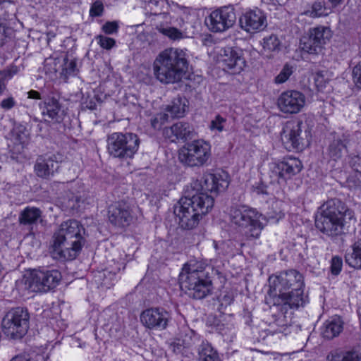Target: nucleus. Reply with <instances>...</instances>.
<instances>
[{
    "instance_id": "nucleus-32",
    "label": "nucleus",
    "mask_w": 361,
    "mask_h": 361,
    "mask_svg": "<svg viewBox=\"0 0 361 361\" xmlns=\"http://www.w3.org/2000/svg\"><path fill=\"white\" fill-rule=\"evenodd\" d=\"M316 43L308 32L307 35L302 37L300 39V47L302 51L310 54H318L322 49Z\"/></svg>"
},
{
    "instance_id": "nucleus-3",
    "label": "nucleus",
    "mask_w": 361,
    "mask_h": 361,
    "mask_svg": "<svg viewBox=\"0 0 361 361\" xmlns=\"http://www.w3.org/2000/svg\"><path fill=\"white\" fill-rule=\"evenodd\" d=\"M85 228L79 221L68 220L63 222L54 233L51 254L54 259L73 260L85 245Z\"/></svg>"
},
{
    "instance_id": "nucleus-37",
    "label": "nucleus",
    "mask_w": 361,
    "mask_h": 361,
    "mask_svg": "<svg viewBox=\"0 0 361 361\" xmlns=\"http://www.w3.org/2000/svg\"><path fill=\"white\" fill-rule=\"evenodd\" d=\"M157 29L161 33L173 40L180 39L183 37V33L178 29L173 27H164L160 25L157 26Z\"/></svg>"
},
{
    "instance_id": "nucleus-47",
    "label": "nucleus",
    "mask_w": 361,
    "mask_h": 361,
    "mask_svg": "<svg viewBox=\"0 0 361 361\" xmlns=\"http://www.w3.org/2000/svg\"><path fill=\"white\" fill-rule=\"evenodd\" d=\"M10 361H45V357L42 355H36L34 358L30 357L28 355H17Z\"/></svg>"
},
{
    "instance_id": "nucleus-14",
    "label": "nucleus",
    "mask_w": 361,
    "mask_h": 361,
    "mask_svg": "<svg viewBox=\"0 0 361 361\" xmlns=\"http://www.w3.org/2000/svg\"><path fill=\"white\" fill-rule=\"evenodd\" d=\"M219 61L224 69L231 74L240 73L246 66L243 50L238 47L223 48L219 54Z\"/></svg>"
},
{
    "instance_id": "nucleus-60",
    "label": "nucleus",
    "mask_w": 361,
    "mask_h": 361,
    "mask_svg": "<svg viewBox=\"0 0 361 361\" xmlns=\"http://www.w3.org/2000/svg\"><path fill=\"white\" fill-rule=\"evenodd\" d=\"M283 216V214L281 212H279V214L277 215V216L279 218H281V216Z\"/></svg>"
},
{
    "instance_id": "nucleus-31",
    "label": "nucleus",
    "mask_w": 361,
    "mask_h": 361,
    "mask_svg": "<svg viewBox=\"0 0 361 361\" xmlns=\"http://www.w3.org/2000/svg\"><path fill=\"white\" fill-rule=\"evenodd\" d=\"M200 361H219L216 351L208 342H202L198 348Z\"/></svg>"
},
{
    "instance_id": "nucleus-20",
    "label": "nucleus",
    "mask_w": 361,
    "mask_h": 361,
    "mask_svg": "<svg viewBox=\"0 0 361 361\" xmlns=\"http://www.w3.org/2000/svg\"><path fill=\"white\" fill-rule=\"evenodd\" d=\"M240 27L248 33H255L267 27V18L260 10H250L239 18Z\"/></svg>"
},
{
    "instance_id": "nucleus-39",
    "label": "nucleus",
    "mask_w": 361,
    "mask_h": 361,
    "mask_svg": "<svg viewBox=\"0 0 361 361\" xmlns=\"http://www.w3.org/2000/svg\"><path fill=\"white\" fill-rule=\"evenodd\" d=\"M95 40L102 49L106 50L111 49L116 44V40L114 39L102 35L96 36Z\"/></svg>"
},
{
    "instance_id": "nucleus-34",
    "label": "nucleus",
    "mask_w": 361,
    "mask_h": 361,
    "mask_svg": "<svg viewBox=\"0 0 361 361\" xmlns=\"http://www.w3.org/2000/svg\"><path fill=\"white\" fill-rule=\"evenodd\" d=\"M18 71V67L13 64L0 71V94L6 90V82L11 80Z\"/></svg>"
},
{
    "instance_id": "nucleus-13",
    "label": "nucleus",
    "mask_w": 361,
    "mask_h": 361,
    "mask_svg": "<svg viewBox=\"0 0 361 361\" xmlns=\"http://www.w3.org/2000/svg\"><path fill=\"white\" fill-rule=\"evenodd\" d=\"M236 15L232 6H224L212 11L206 24L214 32H222L231 27L235 23Z\"/></svg>"
},
{
    "instance_id": "nucleus-49",
    "label": "nucleus",
    "mask_w": 361,
    "mask_h": 361,
    "mask_svg": "<svg viewBox=\"0 0 361 361\" xmlns=\"http://www.w3.org/2000/svg\"><path fill=\"white\" fill-rule=\"evenodd\" d=\"M15 105L16 101L12 97L4 99L0 104L1 107L5 110H9L12 109Z\"/></svg>"
},
{
    "instance_id": "nucleus-33",
    "label": "nucleus",
    "mask_w": 361,
    "mask_h": 361,
    "mask_svg": "<svg viewBox=\"0 0 361 361\" xmlns=\"http://www.w3.org/2000/svg\"><path fill=\"white\" fill-rule=\"evenodd\" d=\"M12 136L15 142L21 145V148L29 142V133L23 125H16L12 130Z\"/></svg>"
},
{
    "instance_id": "nucleus-28",
    "label": "nucleus",
    "mask_w": 361,
    "mask_h": 361,
    "mask_svg": "<svg viewBox=\"0 0 361 361\" xmlns=\"http://www.w3.org/2000/svg\"><path fill=\"white\" fill-rule=\"evenodd\" d=\"M42 211L35 207H25L19 214L18 221L22 225H33L42 216Z\"/></svg>"
},
{
    "instance_id": "nucleus-4",
    "label": "nucleus",
    "mask_w": 361,
    "mask_h": 361,
    "mask_svg": "<svg viewBox=\"0 0 361 361\" xmlns=\"http://www.w3.org/2000/svg\"><path fill=\"white\" fill-rule=\"evenodd\" d=\"M188 58L185 49L170 47L161 51L153 63L156 78L164 84L180 81L188 71Z\"/></svg>"
},
{
    "instance_id": "nucleus-12",
    "label": "nucleus",
    "mask_w": 361,
    "mask_h": 361,
    "mask_svg": "<svg viewBox=\"0 0 361 361\" xmlns=\"http://www.w3.org/2000/svg\"><path fill=\"white\" fill-rule=\"evenodd\" d=\"M135 147V140L133 133H114L108 137L107 149L114 157L133 159Z\"/></svg>"
},
{
    "instance_id": "nucleus-6",
    "label": "nucleus",
    "mask_w": 361,
    "mask_h": 361,
    "mask_svg": "<svg viewBox=\"0 0 361 361\" xmlns=\"http://www.w3.org/2000/svg\"><path fill=\"white\" fill-rule=\"evenodd\" d=\"M179 283L180 288L188 290L195 299H203L212 290V280L202 262L190 260L184 264L179 274Z\"/></svg>"
},
{
    "instance_id": "nucleus-54",
    "label": "nucleus",
    "mask_w": 361,
    "mask_h": 361,
    "mask_svg": "<svg viewBox=\"0 0 361 361\" xmlns=\"http://www.w3.org/2000/svg\"><path fill=\"white\" fill-rule=\"evenodd\" d=\"M28 98L41 99L40 94L37 91L30 90L27 92Z\"/></svg>"
},
{
    "instance_id": "nucleus-46",
    "label": "nucleus",
    "mask_w": 361,
    "mask_h": 361,
    "mask_svg": "<svg viewBox=\"0 0 361 361\" xmlns=\"http://www.w3.org/2000/svg\"><path fill=\"white\" fill-rule=\"evenodd\" d=\"M353 79L356 85L361 88V61L353 69Z\"/></svg>"
},
{
    "instance_id": "nucleus-35",
    "label": "nucleus",
    "mask_w": 361,
    "mask_h": 361,
    "mask_svg": "<svg viewBox=\"0 0 361 361\" xmlns=\"http://www.w3.org/2000/svg\"><path fill=\"white\" fill-rule=\"evenodd\" d=\"M280 40L276 35H270L263 39L262 46L265 51H275L279 50Z\"/></svg>"
},
{
    "instance_id": "nucleus-58",
    "label": "nucleus",
    "mask_w": 361,
    "mask_h": 361,
    "mask_svg": "<svg viewBox=\"0 0 361 361\" xmlns=\"http://www.w3.org/2000/svg\"><path fill=\"white\" fill-rule=\"evenodd\" d=\"M157 123V118H155L152 122V126L155 128L157 126H156V123Z\"/></svg>"
},
{
    "instance_id": "nucleus-50",
    "label": "nucleus",
    "mask_w": 361,
    "mask_h": 361,
    "mask_svg": "<svg viewBox=\"0 0 361 361\" xmlns=\"http://www.w3.org/2000/svg\"><path fill=\"white\" fill-rule=\"evenodd\" d=\"M115 274H116V271L114 270V271L104 270V271L98 273V276L99 278L104 277V281L101 283L103 284L104 286H108L109 285V283L107 281H106L107 275H109L110 279H111L112 276H114Z\"/></svg>"
},
{
    "instance_id": "nucleus-25",
    "label": "nucleus",
    "mask_w": 361,
    "mask_h": 361,
    "mask_svg": "<svg viewBox=\"0 0 361 361\" xmlns=\"http://www.w3.org/2000/svg\"><path fill=\"white\" fill-rule=\"evenodd\" d=\"M166 0H147L145 4V10L146 13L154 16L157 20H163L169 22L170 20L169 14L167 12H162V8L165 4Z\"/></svg>"
},
{
    "instance_id": "nucleus-64",
    "label": "nucleus",
    "mask_w": 361,
    "mask_h": 361,
    "mask_svg": "<svg viewBox=\"0 0 361 361\" xmlns=\"http://www.w3.org/2000/svg\"><path fill=\"white\" fill-rule=\"evenodd\" d=\"M166 116H168V114H164L163 116L165 117ZM164 118L165 119V118Z\"/></svg>"
},
{
    "instance_id": "nucleus-16",
    "label": "nucleus",
    "mask_w": 361,
    "mask_h": 361,
    "mask_svg": "<svg viewBox=\"0 0 361 361\" xmlns=\"http://www.w3.org/2000/svg\"><path fill=\"white\" fill-rule=\"evenodd\" d=\"M302 168V166L299 159L289 157L284 159L282 161L273 163L270 169L271 177L280 183L281 180L286 181L298 173Z\"/></svg>"
},
{
    "instance_id": "nucleus-36",
    "label": "nucleus",
    "mask_w": 361,
    "mask_h": 361,
    "mask_svg": "<svg viewBox=\"0 0 361 361\" xmlns=\"http://www.w3.org/2000/svg\"><path fill=\"white\" fill-rule=\"evenodd\" d=\"M77 71L76 62L73 59H69L68 55H66L63 59L61 75L65 77L73 75Z\"/></svg>"
},
{
    "instance_id": "nucleus-51",
    "label": "nucleus",
    "mask_w": 361,
    "mask_h": 361,
    "mask_svg": "<svg viewBox=\"0 0 361 361\" xmlns=\"http://www.w3.org/2000/svg\"><path fill=\"white\" fill-rule=\"evenodd\" d=\"M168 6L171 8V11L175 12L176 13H179L180 10H185V6H180L177 3L172 1L171 4L166 1Z\"/></svg>"
},
{
    "instance_id": "nucleus-15",
    "label": "nucleus",
    "mask_w": 361,
    "mask_h": 361,
    "mask_svg": "<svg viewBox=\"0 0 361 361\" xmlns=\"http://www.w3.org/2000/svg\"><path fill=\"white\" fill-rule=\"evenodd\" d=\"M306 102L303 93L297 90H287L282 92L277 100L280 111L284 114H295L302 111Z\"/></svg>"
},
{
    "instance_id": "nucleus-21",
    "label": "nucleus",
    "mask_w": 361,
    "mask_h": 361,
    "mask_svg": "<svg viewBox=\"0 0 361 361\" xmlns=\"http://www.w3.org/2000/svg\"><path fill=\"white\" fill-rule=\"evenodd\" d=\"M108 217L113 225L118 227L129 225L133 218L129 206L124 202H118L110 205Z\"/></svg>"
},
{
    "instance_id": "nucleus-7",
    "label": "nucleus",
    "mask_w": 361,
    "mask_h": 361,
    "mask_svg": "<svg viewBox=\"0 0 361 361\" xmlns=\"http://www.w3.org/2000/svg\"><path fill=\"white\" fill-rule=\"evenodd\" d=\"M229 218L248 240L257 239L263 229L260 219L262 214L255 209L245 204L235 205L231 208Z\"/></svg>"
},
{
    "instance_id": "nucleus-29",
    "label": "nucleus",
    "mask_w": 361,
    "mask_h": 361,
    "mask_svg": "<svg viewBox=\"0 0 361 361\" xmlns=\"http://www.w3.org/2000/svg\"><path fill=\"white\" fill-rule=\"evenodd\" d=\"M308 32L313 38V41L314 40L317 46H319L322 49L332 36L331 30L325 26L310 28Z\"/></svg>"
},
{
    "instance_id": "nucleus-61",
    "label": "nucleus",
    "mask_w": 361,
    "mask_h": 361,
    "mask_svg": "<svg viewBox=\"0 0 361 361\" xmlns=\"http://www.w3.org/2000/svg\"><path fill=\"white\" fill-rule=\"evenodd\" d=\"M70 207H72V208H77L78 207L75 204H70Z\"/></svg>"
},
{
    "instance_id": "nucleus-8",
    "label": "nucleus",
    "mask_w": 361,
    "mask_h": 361,
    "mask_svg": "<svg viewBox=\"0 0 361 361\" xmlns=\"http://www.w3.org/2000/svg\"><path fill=\"white\" fill-rule=\"evenodd\" d=\"M281 140L286 148L302 149L309 146L311 142L310 130L302 121H287L281 133Z\"/></svg>"
},
{
    "instance_id": "nucleus-45",
    "label": "nucleus",
    "mask_w": 361,
    "mask_h": 361,
    "mask_svg": "<svg viewBox=\"0 0 361 361\" xmlns=\"http://www.w3.org/2000/svg\"><path fill=\"white\" fill-rule=\"evenodd\" d=\"M349 164L350 167L356 172L361 173V156L350 155Z\"/></svg>"
},
{
    "instance_id": "nucleus-18",
    "label": "nucleus",
    "mask_w": 361,
    "mask_h": 361,
    "mask_svg": "<svg viewBox=\"0 0 361 361\" xmlns=\"http://www.w3.org/2000/svg\"><path fill=\"white\" fill-rule=\"evenodd\" d=\"M200 185V192L224 191L229 185L228 174L225 171L204 174L201 180H195Z\"/></svg>"
},
{
    "instance_id": "nucleus-38",
    "label": "nucleus",
    "mask_w": 361,
    "mask_h": 361,
    "mask_svg": "<svg viewBox=\"0 0 361 361\" xmlns=\"http://www.w3.org/2000/svg\"><path fill=\"white\" fill-rule=\"evenodd\" d=\"M293 66L286 63L283 67L279 75L275 78V82L277 84H282L287 81L290 76L293 74Z\"/></svg>"
},
{
    "instance_id": "nucleus-52",
    "label": "nucleus",
    "mask_w": 361,
    "mask_h": 361,
    "mask_svg": "<svg viewBox=\"0 0 361 361\" xmlns=\"http://www.w3.org/2000/svg\"><path fill=\"white\" fill-rule=\"evenodd\" d=\"M277 324L280 326L281 327L274 331V333H282L284 334H287L288 333L286 332V329H282L284 326H287V323L283 322V321H281L280 319L277 320Z\"/></svg>"
},
{
    "instance_id": "nucleus-2",
    "label": "nucleus",
    "mask_w": 361,
    "mask_h": 361,
    "mask_svg": "<svg viewBox=\"0 0 361 361\" xmlns=\"http://www.w3.org/2000/svg\"><path fill=\"white\" fill-rule=\"evenodd\" d=\"M201 185L192 181L183 190L182 197L173 206V213L180 228L192 230L213 208L214 199L207 192H200Z\"/></svg>"
},
{
    "instance_id": "nucleus-1",
    "label": "nucleus",
    "mask_w": 361,
    "mask_h": 361,
    "mask_svg": "<svg viewBox=\"0 0 361 361\" xmlns=\"http://www.w3.org/2000/svg\"><path fill=\"white\" fill-rule=\"evenodd\" d=\"M269 295L274 306L279 307L283 318L289 309L304 307L309 301L305 293L302 274L296 269H289L271 276Z\"/></svg>"
},
{
    "instance_id": "nucleus-5",
    "label": "nucleus",
    "mask_w": 361,
    "mask_h": 361,
    "mask_svg": "<svg viewBox=\"0 0 361 361\" xmlns=\"http://www.w3.org/2000/svg\"><path fill=\"white\" fill-rule=\"evenodd\" d=\"M346 219H354L353 211L339 199H331L319 207L315 217V226L323 234L334 237L343 232Z\"/></svg>"
},
{
    "instance_id": "nucleus-40",
    "label": "nucleus",
    "mask_w": 361,
    "mask_h": 361,
    "mask_svg": "<svg viewBox=\"0 0 361 361\" xmlns=\"http://www.w3.org/2000/svg\"><path fill=\"white\" fill-rule=\"evenodd\" d=\"M119 29L118 22L116 20L107 21L102 26V30L107 35L117 34Z\"/></svg>"
},
{
    "instance_id": "nucleus-9",
    "label": "nucleus",
    "mask_w": 361,
    "mask_h": 361,
    "mask_svg": "<svg viewBox=\"0 0 361 361\" xmlns=\"http://www.w3.org/2000/svg\"><path fill=\"white\" fill-rule=\"evenodd\" d=\"M61 280L56 269H35L23 277L25 288L32 292L47 293L55 288Z\"/></svg>"
},
{
    "instance_id": "nucleus-55",
    "label": "nucleus",
    "mask_w": 361,
    "mask_h": 361,
    "mask_svg": "<svg viewBox=\"0 0 361 361\" xmlns=\"http://www.w3.org/2000/svg\"><path fill=\"white\" fill-rule=\"evenodd\" d=\"M4 38H5V27L0 23V47L3 46L4 44Z\"/></svg>"
},
{
    "instance_id": "nucleus-23",
    "label": "nucleus",
    "mask_w": 361,
    "mask_h": 361,
    "mask_svg": "<svg viewBox=\"0 0 361 361\" xmlns=\"http://www.w3.org/2000/svg\"><path fill=\"white\" fill-rule=\"evenodd\" d=\"M63 112L59 100L51 97L44 102L42 114L46 121L59 122L62 119Z\"/></svg>"
},
{
    "instance_id": "nucleus-22",
    "label": "nucleus",
    "mask_w": 361,
    "mask_h": 361,
    "mask_svg": "<svg viewBox=\"0 0 361 361\" xmlns=\"http://www.w3.org/2000/svg\"><path fill=\"white\" fill-rule=\"evenodd\" d=\"M193 128L188 123L182 121L177 122L163 130L164 137L173 142L191 138Z\"/></svg>"
},
{
    "instance_id": "nucleus-10",
    "label": "nucleus",
    "mask_w": 361,
    "mask_h": 361,
    "mask_svg": "<svg viewBox=\"0 0 361 361\" xmlns=\"http://www.w3.org/2000/svg\"><path fill=\"white\" fill-rule=\"evenodd\" d=\"M30 314L27 309L18 307L6 312L1 322L4 334L12 338H22L29 329Z\"/></svg>"
},
{
    "instance_id": "nucleus-27",
    "label": "nucleus",
    "mask_w": 361,
    "mask_h": 361,
    "mask_svg": "<svg viewBox=\"0 0 361 361\" xmlns=\"http://www.w3.org/2000/svg\"><path fill=\"white\" fill-rule=\"evenodd\" d=\"M188 107V101L185 97H178L174 98L170 104L166 107V111L172 118L183 117Z\"/></svg>"
},
{
    "instance_id": "nucleus-24",
    "label": "nucleus",
    "mask_w": 361,
    "mask_h": 361,
    "mask_svg": "<svg viewBox=\"0 0 361 361\" xmlns=\"http://www.w3.org/2000/svg\"><path fill=\"white\" fill-rule=\"evenodd\" d=\"M347 151V137L343 135L334 137L327 148V155L335 161L341 159Z\"/></svg>"
},
{
    "instance_id": "nucleus-11",
    "label": "nucleus",
    "mask_w": 361,
    "mask_h": 361,
    "mask_svg": "<svg viewBox=\"0 0 361 361\" xmlns=\"http://www.w3.org/2000/svg\"><path fill=\"white\" fill-rule=\"evenodd\" d=\"M210 157L211 145L203 140L186 143L178 152L180 161L191 167L204 166Z\"/></svg>"
},
{
    "instance_id": "nucleus-63",
    "label": "nucleus",
    "mask_w": 361,
    "mask_h": 361,
    "mask_svg": "<svg viewBox=\"0 0 361 361\" xmlns=\"http://www.w3.org/2000/svg\"><path fill=\"white\" fill-rule=\"evenodd\" d=\"M75 201H78V197H75Z\"/></svg>"
},
{
    "instance_id": "nucleus-43",
    "label": "nucleus",
    "mask_w": 361,
    "mask_h": 361,
    "mask_svg": "<svg viewBox=\"0 0 361 361\" xmlns=\"http://www.w3.org/2000/svg\"><path fill=\"white\" fill-rule=\"evenodd\" d=\"M343 261L338 256H334L331 260V272L334 275H338L342 269Z\"/></svg>"
},
{
    "instance_id": "nucleus-17",
    "label": "nucleus",
    "mask_w": 361,
    "mask_h": 361,
    "mask_svg": "<svg viewBox=\"0 0 361 361\" xmlns=\"http://www.w3.org/2000/svg\"><path fill=\"white\" fill-rule=\"evenodd\" d=\"M169 313L162 308H149L140 316L141 323L148 329L164 330L168 326Z\"/></svg>"
},
{
    "instance_id": "nucleus-41",
    "label": "nucleus",
    "mask_w": 361,
    "mask_h": 361,
    "mask_svg": "<svg viewBox=\"0 0 361 361\" xmlns=\"http://www.w3.org/2000/svg\"><path fill=\"white\" fill-rule=\"evenodd\" d=\"M331 361H361V350L346 352L341 360L332 359Z\"/></svg>"
},
{
    "instance_id": "nucleus-59",
    "label": "nucleus",
    "mask_w": 361,
    "mask_h": 361,
    "mask_svg": "<svg viewBox=\"0 0 361 361\" xmlns=\"http://www.w3.org/2000/svg\"><path fill=\"white\" fill-rule=\"evenodd\" d=\"M319 80H320V77L318 76L317 78L316 79V83H317V85L319 86Z\"/></svg>"
},
{
    "instance_id": "nucleus-53",
    "label": "nucleus",
    "mask_w": 361,
    "mask_h": 361,
    "mask_svg": "<svg viewBox=\"0 0 361 361\" xmlns=\"http://www.w3.org/2000/svg\"><path fill=\"white\" fill-rule=\"evenodd\" d=\"M233 300V297L232 295H230V294H226L221 298L222 302L224 303L225 305L231 304Z\"/></svg>"
},
{
    "instance_id": "nucleus-44",
    "label": "nucleus",
    "mask_w": 361,
    "mask_h": 361,
    "mask_svg": "<svg viewBox=\"0 0 361 361\" xmlns=\"http://www.w3.org/2000/svg\"><path fill=\"white\" fill-rule=\"evenodd\" d=\"M324 7L322 2H315L312 6L310 11H307L306 14L312 18L321 16L324 13Z\"/></svg>"
},
{
    "instance_id": "nucleus-19",
    "label": "nucleus",
    "mask_w": 361,
    "mask_h": 361,
    "mask_svg": "<svg viewBox=\"0 0 361 361\" xmlns=\"http://www.w3.org/2000/svg\"><path fill=\"white\" fill-rule=\"evenodd\" d=\"M63 159V155L60 153L39 157L35 164L36 174L39 177L49 178L58 171Z\"/></svg>"
},
{
    "instance_id": "nucleus-42",
    "label": "nucleus",
    "mask_w": 361,
    "mask_h": 361,
    "mask_svg": "<svg viewBox=\"0 0 361 361\" xmlns=\"http://www.w3.org/2000/svg\"><path fill=\"white\" fill-rule=\"evenodd\" d=\"M226 124V120L222 116L217 115L214 120L212 121L210 128L212 130H217L221 132Z\"/></svg>"
},
{
    "instance_id": "nucleus-26",
    "label": "nucleus",
    "mask_w": 361,
    "mask_h": 361,
    "mask_svg": "<svg viewBox=\"0 0 361 361\" xmlns=\"http://www.w3.org/2000/svg\"><path fill=\"white\" fill-rule=\"evenodd\" d=\"M343 322L340 317L334 316L326 320L323 326V337L331 339L337 336L343 330Z\"/></svg>"
},
{
    "instance_id": "nucleus-56",
    "label": "nucleus",
    "mask_w": 361,
    "mask_h": 361,
    "mask_svg": "<svg viewBox=\"0 0 361 361\" xmlns=\"http://www.w3.org/2000/svg\"><path fill=\"white\" fill-rule=\"evenodd\" d=\"M185 10H180L179 13H178L180 15L182 18H187L188 15H190V8L188 7H185Z\"/></svg>"
},
{
    "instance_id": "nucleus-48",
    "label": "nucleus",
    "mask_w": 361,
    "mask_h": 361,
    "mask_svg": "<svg viewBox=\"0 0 361 361\" xmlns=\"http://www.w3.org/2000/svg\"><path fill=\"white\" fill-rule=\"evenodd\" d=\"M103 11V4L100 1H97L92 4L90 11V14L91 16H100Z\"/></svg>"
},
{
    "instance_id": "nucleus-57",
    "label": "nucleus",
    "mask_w": 361,
    "mask_h": 361,
    "mask_svg": "<svg viewBox=\"0 0 361 361\" xmlns=\"http://www.w3.org/2000/svg\"><path fill=\"white\" fill-rule=\"evenodd\" d=\"M342 1H343V0H329V1H330L332 4H334V5H335V6H336V5L339 4L340 3H341V2H342Z\"/></svg>"
},
{
    "instance_id": "nucleus-62",
    "label": "nucleus",
    "mask_w": 361,
    "mask_h": 361,
    "mask_svg": "<svg viewBox=\"0 0 361 361\" xmlns=\"http://www.w3.org/2000/svg\"><path fill=\"white\" fill-rule=\"evenodd\" d=\"M279 4L283 2L284 0H276Z\"/></svg>"
},
{
    "instance_id": "nucleus-30",
    "label": "nucleus",
    "mask_w": 361,
    "mask_h": 361,
    "mask_svg": "<svg viewBox=\"0 0 361 361\" xmlns=\"http://www.w3.org/2000/svg\"><path fill=\"white\" fill-rule=\"evenodd\" d=\"M346 263L355 269H361V239L353 245L345 256Z\"/></svg>"
}]
</instances>
